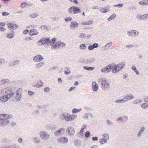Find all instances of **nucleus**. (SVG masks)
Wrapping results in <instances>:
<instances>
[{
    "mask_svg": "<svg viewBox=\"0 0 148 148\" xmlns=\"http://www.w3.org/2000/svg\"><path fill=\"white\" fill-rule=\"evenodd\" d=\"M12 115H9L7 114H0V125L4 126L9 123V119L12 118Z\"/></svg>",
    "mask_w": 148,
    "mask_h": 148,
    "instance_id": "obj_1",
    "label": "nucleus"
},
{
    "mask_svg": "<svg viewBox=\"0 0 148 148\" xmlns=\"http://www.w3.org/2000/svg\"><path fill=\"white\" fill-rule=\"evenodd\" d=\"M125 62H123L120 63L117 65H115L113 68L112 72L113 73H116L119 72L121 69H123L125 66Z\"/></svg>",
    "mask_w": 148,
    "mask_h": 148,
    "instance_id": "obj_2",
    "label": "nucleus"
},
{
    "mask_svg": "<svg viewBox=\"0 0 148 148\" xmlns=\"http://www.w3.org/2000/svg\"><path fill=\"white\" fill-rule=\"evenodd\" d=\"M99 82H101V88L103 90H107L110 87V84L105 79H101L99 80Z\"/></svg>",
    "mask_w": 148,
    "mask_h": 148,
    "instance_id": "obj_3",
    "label": "nucleus"
},
{
    "mask_svg": "<svg viewBox=\"0 0 148 148\" xmlns=\"http://www.w3.org/2000/svg\"><path fill=\"white\" fill-rule=\"evenodd\" d=\"M22 89L21 88L18 89L15 93H16V95L15 96V99L17 101H20L22 98Z\"/></svg>",
    "mask_w": 148,
    "mask_h": 148,
    "instance_id": "obj_4",
    "label": "nucleus"
},
{
    "mask_svg": "<svg viewBox=\"0 0 148 148\" xmlns=\"http://www.w3.org/2000/svg\"><path fill=\"white\" fill-rule=\"evenodd\" d=\"M68 11L71 14L73 12H74L73 14H77L81 12V10L78 7L76 6L71 7L69 9Z\"/></svg>",
    "mask_w": 148,
    "mask_h": 148,
    "instance_id": "obj_5",
    "label": "nucleus"
},
{
    "mask_svg": "<svg viewBox=\"0 0 148 148\" xmlns=\"http://www.w3.org/2000/svg\"><path fill=\"white\" fill-rule=\"evenodd\" d=\"M114 64H109L106 67L102 69L101 71L103 73L110 72L112 69H113V68L114 67Z\"/></svg>",
    "mask_w": 148,
    "mask_h": 148,
    "instance_id": "obj_6",
    "label": "nucleus"
},
{
    "mask_svg": "<svg viewBox=\"0 0 148 148\" xmlns=\"http://www.w3.org/2000/svg\"><path fill=\"white\" fill-rule=\"evenodd\" d=\"M127 34L129 36H136L139 34V32L136 30H131L128 31Z\"/></svg>",
    "mask_w": 148,
    "mask_h": 148,
    "instance_id": "obj_7",
    "label": "nucleus"
},
{
    "mask_svg": "<svg viewBox=\"0 0 148 148\" xmlns=\"http://www.w3.org/2000/svg\"><path fill=\"white\" fill-rule=\"evenodd\" d=\"M50 40L49 38H43L42 39H40L38 41V45H39L38 43H41V45H44L47 43L49 45V41Z\"/></svg>",
    "mask_w": 148,
    "mask_h": 148,
    "instance_id": "obj_8",
    "label": "nucleus"
},
{
    "mask_svg": "<svg viewBox=\"0 0 148 148\" xmlns=\"http://www.w3.org/2000/svg\"><path fill=\"white\" fill-rule=\"evenodd\" d=\"M128 118L127 116H121L116 119V121L118 122H121V123H123L127 121Z\"/></svg>",
    "mask_w": 148,
    "mask_h": 148,
    "instance_id": "obj_9",
    "label": "nucleus"
},
{
    "mask_svg": "<svg viewBox=\"0 0 148 148\" xmlns=\"http://www.w3.org/2000/svg\"><path fill=\"white\" fill-rule=\"evenodd\" d=\"M44 59L43 57L40 55L38 54L34 57L33 60L35 62H39L41 61Z\"/></svg>",
    "mask_w": 148,
    "mask_h": 148,
    "instance_id": "obj_10",
    "label": "nucleus"
},
{
    "mask_svg": "<svg viewBox=\"0 0 148 148\" xmlns=\"http://www.w3.org/2000/svg\"><path fill=\"white\" fill-rule=\"evenodd\" d=\"M134 97L132 94H128L124 95L123 98L125 100L126 102L128 100L133 99Z\"/></svg>",
    "mask_w": 148,
    "mask_h": 148,
    "instance_id": "obj_11",
    "label": "nucleus"
},
{
    "mask_svg": "<svg viewBox=\"0 0 148 148\" xmlns=\"http://www.w3.org/2000/svg\"><path fill=\"white\" fill-rule=\"evenodd\" d=\"M40 134L41 138H45L46 139L49 138L50 137V135L45 132H42L40 133Z\"/></svg>",
    "mask_w": 148,
    "mask_h": 148,
    "instance_id": "obj_12",
    "label": "nucleus"
},
{
    "mask_svg": "<svg viewBox=\"0 0 148 148\" xmlns=\"http://www.w3.org/2000/svg\"><path fill=\"white\" fill-rule=\"evenodd\" d=\"M66 132L70 134L71 135H73L75 133V130L74 128L72 127H69L66 129Z\"/></svg>",
    "mask_w": 148,
    "mask_h": 148,
    "instance_id": "obj_13",
    "label": "nucleus"
},
{
    "mask_svg": "<svg viewBox=\"0 0 148 148\" xmlns=\"http://www.w3.org/2000/svg\"><path fill=\"white\" fill-rule=\"evenodd\" d=\"M63 116L64 117V119L66 121H70L71 115H70L69 114L67 113H65L63 114Z\"/></svg>",
    "mask_w": 148,
    "mask_h": 148,
    "instance_id": "obj_14",
    "label": "nucleus"
},
{
    "mask_svg": "<svg viewBox=\"0 0 148 148\" xmlns=\"http://www.w3.org/2000/svg\"><path fill=\"white\" fill-rule=\"evenodd\" d=\"M46 127L47 129L49 130H53L57 127L56 125H52L51 124L47 125Z\"/></svg>",
    "mask_w": 148,
    "mask_h": 148,
    "instance_id": "obj_15",
    "label": "nucleus"
},
{
    "mask_svg": "<svg viewBox=\"0 0 148 148\" xmlns=\"http://www.w3.org/2000/svg\"><path fill=\"white\" fill-rule=\"evenodd\" d=\"M92 88L93 91H97L98 90L99 86L97 83L93 82L92 83Z\"/></svg>",
    "mask_w": 148,
    "mask_h": 148,
    "instance_id": "obj_16",
    "label": "nucleus"
},
{
    "mask_svg": "<svg viewBox=\"0 0 148 148\" xmlns=\"http://www.w3.org/2000/svg\"><path fill=\"white\" fill-rule=\"evenodd\" d=\"M58 141L60 143H66L68 141V139L66 137H63L59 138Z\"/></svg>",
    "mask_w": 148,
    "mask_h": 148,
    "instance_id": "obj_17",
    "label": "nucleus"
},
{
    "mask_svg": "<svg viewBox=\"0 0 148 148\" xmlns=\"http://www.w3.org/2000/svg\"><path fill=\"white\" fill-rule=\"evenodd\" d=\"M7 25L9 28H10L12 30L14 29V28L16 29L18 27V25L13 23H8Z\"/></svg>",
    "mask_w": 148,
    "mask_h": 148,
    "instance_id": "obj_18",
    "label": "nucleus"
},
{
    "mask_svg": "<svg viewBox=\"0 0 148 148\" xmlns=\"http://www.w3.org/2000/svg\"><path fill=\"white\" fill-rule=\"evenodd\" d=\"M78 26V23L76 21H72L70 25V27L72 28H77Z\"/></svg>",
    "mask_w": 148,
    "mask_h": 148,
    "instance_id": "obj_19",
    "label": "nucleus"
},
{
    "mask_svg": "<svg viewBox=\"0 0 148 148\" xmlns=\"http://www.w3.org/2000/svg\"><path fill=\"white\" fill-rule=\"evenodd\" d=\"M95 61L96 60L95 58H89L87 59L86 60V63L87 64H92L94 63L95 62Z\"/></svg>",
    "mask_w": 148,
    "mask_h": 148,
    "instance_id": "obj_20",
    "label": "nucleus"
},
{
    "mask_svg": "<svg viewBox=\"0 0 148 148\" xmlns=\"http://www.w3.org/2000/svg\"><path fill=\"white\" fill-rule=\"evenodd\" d=\"M30 34L31 36H34L37 35L38 32V31L35 29H33L30 31Z\"/></svg>",
    "mask_w": 148,
    "mask_h": 148,
    "instance_id": "obj_21",
    "label": "nucleus"
},
{
    "mask_svg": "<svg viewBox=\"0 0 148 148\" xmlns=\"http://www.w3.org/2000/svg\"><path fill=\"white\" fill-rule=\"evenodd\" d=\"M145 128L144 127H142L140 131L137 134V136L138 137H140L141 136V134L143 132L145 131Z\"/></svg>",
    "mask_w": 148,
    "mask_h": 148,
    "instance_id": "obj_22",
    "label": "nucleus"
},
{
    "mask_svg": "<svg viewBox=\"0 0 148 148\" xmlns=\"http://www.w3.org/2000/svg\"><path fill=\"white\" fill-rule=\"evenodd\" d=\"M44 64L45 63L44 62H41L36 64L35 66L36 68L39 69L43 66Z\"/></svg>",
    "mask_w": 148,
    "mask_h": 148,
    "instance_id": "obj_23",
    "label": "nucleus"
},
{
    "mask_svg": "<svg viewBox=\"0 0 148 148\" xmlns=\"http://www.w3.org/2000/svg\"><path fill=\"white\" fill-rule=\"evenodd\" d=\"M44 85V83L42 81H40V82H38L37 84H36L34 86V87H37V88H40L43 86Z\"/></svg>",
    "mask_w": 148,
    "mask_h": 148,
    "instance_id": "obj_24",
    "label": "nucleus"
},
{
    "mask_svg": "<svg viewBox=\"0 0 148 148\" xmlns=\"http://www.w3.org/2000/svg\"><path fill=\"white\" fill-rule=\"evenodd\" d=\"M6 95L2 96L0 97V100L1 102H6L8 100V99L6 97Z\"/></svg>",
    "mask_w": 148,
    "mask_h": 148,
    "instance_id": "obj_25",
    "label": "nucleus"
},
{
    "mask_svg": "<svg viewBox=\"0 0 148 148\" xmlns=\"http://www.w3.org/2000/svg\"><path fill=\"white\" fill-rule=\"evenodd\" d=\"M74 145L76 146H79L81 145V142L78 139L75 140L74 141Z\"/></svg>",
    "mask_w": 148,
    "mask_h": 148,
    "instance_id": "obj_26",
    "label": "nucleus"
},
{
    "mask_svg": "<svg viewBox=\"0 0 148 148\" xmlns=\"http://www.w3.org/2000/svg\"><path fill=\"white\" fill-rule=\"evenodd\" d=\"M15 34V32L12 31L11 33L8 35L7 37L10 39L14 37Z\"/></svg>",
    "mask_w": 148,
    "mask_h": 148,
    "instance_id": "obj_27",
    "label": "nucleus"
},
{
    "mask_svg": "<svg viewBox=\"0 0 148 148\" xmlns=\"http://www.w3.org/2000/svg\"><path fill=\"white\" fill-rule=\"evenodd\" d=\"M116 17V14H113L108 18L107 20L109 21H111L114 18H115Z\"/></svg>",
    "mask_w": 148,
    "mask_h": 148,
    "instance_id": "obj_28",
    "label": "nucleus"
},
{
    "mask_svg": "<svg viewBox=\"0 0 148 148\" xmlns=\"http://www.w3.org/2000/svg\"><path fill=\"white\" fill-rule=\"evenodd\" d=\"M126 101L124 99H119L116 100L115 103L116 104H120L122 103H125Z\"/></svg>",
    "mask_w": 148,
    "mask_h": 148,
    "instance_id": "obj_29",
    "label": "nucleus"
},
{
    "mask_svg": "<svg viewBox=\"0 0 148 148\" xmlns=\"http://www.w3.org/2000/svg\"><path fill=\"white\" fill-rule=\"evenodd\" d=\"M19 61L18 60H15L14 61L10 62L9 64V65L11 66H14L15 65L17 64L18 63H19Z\"/></svg>",
    "mask_w": 148,
    "mask_h": 148,
    "instance_id": "obj_30",
    "label": "nucleus"
},
{
    "mask_svg": "<svg viewBox=\"0 0 148 148\" xmlns=\"http://www.w3.org/2000/svg\"><path fill=\"white\" fill-rule=\"evenodd\" d=\"M103 139L104 140L107 139V141L109 139V135L108 134H103L102 135Z\"/></svg>",
    "mask_w": 148,
    "mask_h": 148,
    "instance_id": "obj_31",
    "label": "nucleus"
},
{
    "mask_svg": "<svg viewBox=\"0 0 148 148\" xmlns=\"http://www.w3.org/2000/svg\"><path fill=\"white\" fill-rule=\"evenodd\" d=\"M83 68L85 70L91 71L94 70L95 69V67L84 66L83 67Z\"/></svg>",
    "mask_w": 148,
    "mask_h": 148,
    "instance_id": "obj_32",
    "label": "nucleus"
},
{
    "mask_svg": "<svg viewBox=\"0 0 148 148\" xmlns=\"http://www.w3.org/2000/svg\"><path fill=\"white\" fill-rule=\"evenodd\" d=\"M148 107V103H145L141 105V107L143 109H145Z\"/></svg>",
    "mask_w": 148,
    "mask_h": 148,
    "instance_id": "obj_33",
    "label": "nucleus"
},
{
    "mask_svg": "<svg viewBox=\"0 0 148 148\" xmlns=\"http://www.w3.org/2000/svg\"><path fill=\"white\" fill-rule=\"evenodd\" d=\"M106 122L107 125L109 126H111L114 124V123L109 119H107Z\"/></svg>",
    "mask_w": 148,
    "mask_h": 148,
    "instance_id": "obj_34",
    "label": "nucleus"
},
{
    "mask_svg": "<svg viewBox=\"0 0 148 148\" xmlns=\"http://www.w3.org/2000/svg\"><path fill=\"white\" fill-rule=\"evenodd\" d=\"M136 18L138 19L140 21L145 20L143 15L138 14Z\"/></svg>",
    "mask_w": 148,
    "mask_h": 148,
    "instance_id": "obj_35",
    "label": "nucleus"
},
{
    "mask_svg": "<svg viewBox=\"0 0 148 148\" xmlns=\"http://www.w3.org/2000/svg\"><path fill=\"white\" fill-rule=\"evenodd\" d=\"M139 3V4L143 6L147 5H148V3H146L145 0L140 1Z\"/></svg>",
    "mask_w": 148,
    "mask_h": 148,
    "instance_id": "obj_36",
    "label": "nucleus"
},
{
    "mask_svg": "<svg viewBox=\"0 0 148 148\" xmlns=\"http://www.w3.org/2000/svg\"><path fill=\"white\" fill-rule=\"evenodd\" d=\"M39 15V14L38 13H36L31 14L29 16L32 18H35L37 17Z\"/></svg>",
    "mask_w": 148,
    "mask_h": 148,
    "instance_id": "obj_37",
    "label": "nucleus"
},
{
    "mask_svg": "<svg viewBox=\"0 0 148 148\" xmlns=\"http://www.w3.org/2000/svg\"><path fill=\"white\" fill-rule=\"evenodd\" d=\"M56 40V38H52L51 40H49V41L48 43L52 44V45L54 44L55 43V42Z\"/></svg>",
    "mask_w": 148,
    "mask_h": 148,
    "instance_id": "obj_38",
    "label": "nucleus"
},
{
    "mask_svg": "<svg viewBox=\"0 0 148 148\" xmlns=\"http://www.w3.org/2000/svg\"><path fill=\"white\" fill-rule=\"evenodd\" d=\"M58 46H59V41L57 42L54 45H52L51 48H56Z\"/></svg>",
    "mask_w": 148,
    "mask_h": 148,
    "instance_id": "obj_39",
    "label": "nucleus"
},
{
    "mask_svg": "<svg viewBox=\"0 0 148 148\" xmlns=\"http://www.w3.org/2000/svg\"><path fill=\"white\" fill-rule=\"evenodd\" d=\"M14 94V92H12L9 94H8L6 95V97H7V98L8 99V100L10 98H11L12 97L13 95Z\"/></svg>",
    "mask_w": 148,
    "mask_h": 148,
    "instance_id": "obj_40",
    "label": "nucleus"
},
{
    "mask_svg": "<svg viewBox=\"0 0 148 148\" xmlns=\"http://www.w3.org/2000/svg\"><path fill=\"white\" fill-rule=\"evenodd\" d=\"M107 141V139H103V138H101L99 140V142H100L101 145H102L104 143H106Z\"/></svg>",
    "mask_w": 148,
    "mask_h": 148,
    "instance_id": "obj_41",
    "label": "nucleus"
},
{
    "mask_svg": "<svg viewBox=\"0 0 148 148\" xmlns=\"http://www.w3.org/2000/svg\"><path fill=\"white\" fill-rule=\"evenodd\" d=\"M90 135V132L89 131H86L85 134V136L87 138H89Z\"/></svg>",
    "mask_w": 148,
    "mask_h": 148,
    "instance_id": "obj_42",
    "label": "nucleus"
},
{
    "mask_svg": "<svg viewBox=\"0 0 148 148\" xmlns=\"http://www.w3.org/2000/svg\"><path fill=\"white\" fill-rule=\"evenodd\" d=\"M79 48L81 49L85 50L86 48V46L85 44H82L80 45Z\"/></svg>",
    "mask_w": 148,
    "mask_h": 148,
    "instance_id": "obj_43",
    "label": "nucleus"
},
{
    "mask_svg": "<svg viewBox=\"0 0 148 148\" xmlns=\"http://www.w3.org/2000/svg\"><path fill=\"white\" fill-rule=\"evenodd\" d=\"M11 141V140L8 139L7 138H3L2 140V142L5 143H10Z\"/></svg>",
    "mask_w": 148,
    "mask_h": 148,
    "instance_id": "obj_44",
    "label": "nucleus"
},
{
    "mask_svg": "<svg viewBox=\"0 0 148 148\" xmlns=\"http://www.w3.org/2000/svg\"><path fill=\"white\" fill-rule=\"evenodd\" d=\"M112 42H111L108 43L106 45L104 46L105 49H108L112 45Z\"/></svg>",
    "mask_w": 148,
    "mask_h": 148,
    "instance_id": "obj_45",
    "label": "nucleus"
},
{
    "mask_svg": "<svg viewBox=\"0 0 148 148\" xmlns=\"http://www.w3.org/2000/svg\"><path fill=\"white\" fill-rule=\"evenodd\" d=\"M81 109H78L76 108H74L73 109L72 112L73 113H76L77 112H78L81 110Z\"/></svg>",
    "mask_w": 148,
    "mask_h": 148,
    "instance_id": "obj_46",
    "label": "nucleus"
},
{
    "mask_svg": "<svg viewBox=\"0 0 148 148\" xmlns=\"http://www.w3.org/2000/svg\"><path fill=\"white\" fill-rule=\"evenodd\" d=\"M54 133L56 136H58L62 134V133L61 132L60 130H59L54 132Z\"/></svg>",
    "mask_w": 148,
    "mask_h": 148,
    "instance_id": "obj_47",
    "label": "nucleus"
},
{
    "mask_svg": "<svg viewBox=\"0 0 148 148\" xmlns=\"http://www.w3.org/2000/svg\"><path fill=\"white\" fill-rule=\"evenodd\" d=\"M1 82L3 83V84L6 83H10L9 80L7 79H4L1 80Z\"/></svg>",
    "mask_w": 148,
    "mask_h": 148,
    "instance_id": "obj_48",
    "label": "nucleus"
},
{
    "mask_svg": "<svg viewBox=\"0 0 148 148\" xmlns=\"http://www.w3.org/2000/svg\"><path fill=\"white\" fill-rule=\"evenodd\" d=\"M84 128H82L80 131V132H79V134H80L81 135V136L80 137L81 138H83L84 136V134L83 132H84Z\"/></svg>",
    "mask_w": 148,
    "mask_h": 148,
    "instance_id": "obj_49",
    "label": "nucleus"
},
{
    "mask_svg": "<svg viewBox=\"0 0 148 148\" xmlns=\"http://www.w3.org/2000/svg\"><path fill=\"white\" fill-rule=\"evenodd\" d=\"M104 8H103L102 10H100L101 12L103 13H106L110 11V10L105 9Z\"/></svg>",
    "mask_w": 148,
    "mask_h": 148,
    "instance_id": "obj_50",
    "label": "nucleus"
},
{
    "mask_svg": "<svg viewBox=\"0 0 148 148\" xmlns=\"http://www.w3.org/2000/svg\"><path fill=\"white\" fill-rule=\"evenodd\" d=\"M66 44L62 42L61 41H59V46L62 47H64L66 46Z\"/></svg>",
    "mask_w": 148,
    "mask_h": 148,
    "instance_id": "obj_51",
    "label": "nucleus"
},
{
    "mask_svg": "<svg viewBox=\"0 0 148 148\" xmlns=\"http://www.w3.org/2000/svg\"><path fill=\"white\" fill-rule=\"evenodd\" d=\"M84 108L85 110H86L88 111H92V109L88 106H84Z\"/></svg>",
    "mask_w": 148,
    "mask_h": 148,
    "instance_id": "obj_52",
    "label": "nucleus"
},
{
    "mask_svg": "<svg viewBox=\"0 0 148 148\" xmlns=\"http://www.w3.org/2000/svg\"><path fill=\"white\" fill-rule=\"evenodd\" d=\"M77 115L75 114H73L71 115L70 121H72L75 119L77 117Z\"/></svg>",
    "mask_w": 148,
    "mask_h": 148,
    "instance_id": "obj_53",
    "label": "nucleus"
},
{
    "mask_svg": "<svg viewBox=\"0 0 148 148\" xmlns=\"http://www.w3.org/2000/svg\"><path fill=\"white\" fill-rule=\"evenodd\" d=\"M143 15L145 20L148 19V14H145Z\"/></svg>",
    "mask_w": 148,
    "mask_h": 148,
    "instance_id": "obj_54",
    "label": "nucleus"
},
{
    "mask_svg": "<svg viewBox=\"0 0 148 148\" xmlns=\"http://www.w3.org/2000/svg\"><path fill=\"white\" fill-rule=\"evenodd\" d=\"M44 90L45 92H48L50 91V88L48 87H47L44 88Z\"/></svg>",
    "mask_w": 148,
    "mask_h": 148,
    "instance_id": "obj_55",
    "label": "nucleus"
},
{
    "mask_svg": "<svg viewBox=\"0 0 148 148\" xmlns=\"http://www.w3.org/2000/svg\"><path fill=\"white\" fill-rule=\"evenodd\" d=\"M5 62V60L3 58H1L0 59V64H4Z\"/></svg>",
    "mask_w": 148,
    "mask_h": 148,
    "instance_id": "obj_56",
    "label": "nucleus"
},
{
    "mask_svg": "<svg viewBox=\"0 0 148 148\" xmlns=\"http://www.w3.org/2000/svg\"><path fill=\"white\" fill-rule=\"evenodd\" d=\"M71 17H68L65 18V20L66 21H70L72 20Z\"/></svg>",
    "mask_w": 148,
    "mask_h": 148,
    "instance_id": "obj_57",
    "label": "nucleus"
},
{
    "mask_svg": "<svg viewBox=\"0 0 148 148\" xmlns=\"http://www.w3.org/2000/svg\"><path fill=\"white\" fill-rule=\"evenodd\" d=\"M2 14L3 16H6L8 15L9 13L8 12H3L2 13Z\"/></svg>",
    "mask_w": 148,
    "mask_h": 148,
    "instance_id": "obj_58",
    "label": "nucleus"
},
{
    "mask_svg": "<svg viewBox=\"0 0 148 148\" xmlns=\"http://www.w3.org/2000/svg\"><path fill=\"white\" fill-rule=\"evenodd\" d=\"M134 47L133 45L130 44L126 46V47L128 49H131L133 48Z\"/></svg>",
    "mask_w": 148,
    "mask_h": 148,
    "instance_id": "obj_59",
    "label": "nucleus"
},
{
    "mask_svg": "<svg viewBox=\"0 0 148 148\" xmlns=\"http://www.w3.org/2000/svg\"><path fill=\"white\" fill-rule=\"evenodd\" d=\"M123 3H119L117 5H114V7H119L120 8H121L123 7Z\"/></svg>",
    "mask_w": 148,
    "mask_h": 148,
    "instance_id": "obj_60",
    "label": "nucleus"
},
{
    "mask_svg": "<svg viewBox=\"0 0 148 148\" xmlns=\"http://www.w3.org/2000/svg\"><path fill=\"white\" fill-rule=\"evenodd\" d=\"M34 140H35L34 142L36 143H38L40 142V140L39 139H38L37 137L34 138Z\"/></svg>",
    "mask_w": 148,
    "mask_h": 148,
    "instance_id": "obj_61",
    "label": "nucleus"
},
{
    "mask_svg": "<svg viewBox=\"0 0 148 148\" xmlns=\"http://www.w3.org/2000/svg\"><path fill=\"white\" fill-rule=\"evenodd\" d=\"M92 46H93L94 48H97L98 47L99 45L98 43H94L92 45Z\"/></svg>",
    "mask_w": 148,
    "mask_h": 148,
    "instance_id": "obj_62",
    "label": "nucleus"
},
{
    "mask_svg": "<svg viewBox=\"0 0 148 148\" xmlns=\"http://www.w3.org/2000/svg\"><path fill=\"white\" fill-rule=\"evenodd\" d=\"M94 49L92 45H90L88 47V49L90 50H92Z\"/></svg>",
    "mask_w": 148,
    "mask_h": 148,
    "instance_id": "obj_63",
    "label": "nucleus"
},
{
    "mask_svg": "<svg viewBox=\"0 0 148 148\" xmlns=\"http://www.w3.org/2000/svg\"><path fill=\"white\" fill-rule=\"evenodd\" d=\"M11 148H19V147L16 144L11 145Z\"/></svg>",
    "mask_w": 148,
    "mask_h": 148,
    "instance_id": "obj_64",
    "label": "nucleus"
}]
</instances>
